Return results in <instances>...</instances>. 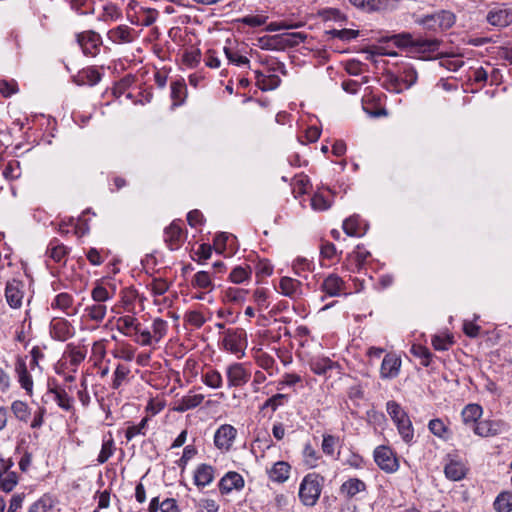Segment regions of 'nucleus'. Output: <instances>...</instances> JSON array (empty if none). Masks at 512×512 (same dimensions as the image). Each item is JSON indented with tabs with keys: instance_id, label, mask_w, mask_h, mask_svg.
<instances>
[{
	"instance_id": "16",
	"label": "nucleus",
	"mask_w": 512,
	"mask_h": 512,
	"mask_svg": "<svg viewBox=\"0 0 512 512\" xmlns=\"http://www.w3.org/2000/svg\"><path fill=\"white\" fill-rule=\"evenodd\" d=\"M366 490V484L358 478L346 480L339 489L340 494L346 499L354 498L358 493Z\"/></svg>"
},
{
	"instance_id": "63",
	"label": "nucleus",
	"mask_w": 512,
	"mask_h": 512,
	"mask_svg": "<svg viewBox=\"0 0 512 512\" xmlns=\"http://www.w3.org/2000/svg\"><path fill=\"white\" fill-rule=\"evenodd\" d=\"M280 78L277 75H269L263 76L262 83L260 84V88L262 90H273L277 88L280 84Z\"/></svg>"
},
{
	"instance_id": "48",
	"label": "nucleus",
	"mask_w": 512,
	"mask_h": 512,
	"mask_svg": "<svg viewBox=\"0 0 512 512\" xmlns=\"http://www.w3.org/2000/svg\"><path fill=\"white\" fill-rule=\"evenodd\" d=\"M452 343V338L449 335H434L432 338V345L438 351L448 350Z\"/></svg>"
},
{
	"instance_id": "42",
	"label": "nucleus",
	"mask_w": 512,
	"mask_h": 512,
	"mask_svg": "<svg viewBox=\"0 0 512 512\" xmlns=\"http://www.w3.org/2000/svg\"><path fill=\"white\" fill-rule=\"evenodd\" d=\"M250 274L251 271L249 267L237 266L231 271L229 278L231 282L235 284H240L243 283L245 280L249 279Z\"/></svg>"
},
{
	"instance_id": "44",
	"label": "nucleus",
	"mask_w": 512,
	"mask_h": 512,
	"mask_svg": "<svg viewBox=\"0 0 512 512\" xmlns=\"http://www.w3.org/2000/svg\"><path fill=\"white\" fill-rule=\"evenodd\" d=\"M121 10L113 3H108L103 7L101 19L105 22L114 21L121 18Z\"/></svg>"
},
{
	"instance_id": "62",
	"label": "nucleus",
	"mask_w": 512,
	"mask_h": 512,
	"mask_svg": "<svg viewBox=\"0 0 512 512\" xmlns=\"http://www.w3.org/2000/svg\"><path fill=\"white\" fill-rule=\"evenodd\" d=\"M201 59V53L198 49L186 51L183 55V62L190 66H196Z\"/></svg>"
},
{
	"instance_id": "2",
	"label": "nucleus",
	"mask_w": 512,
	"mask_h": 512,
	"mask_svg": "<svg viewBox=\"0 0 512 512\" xmlns=\"http://www.w3.org/2000/svg\"><path fill=\"white\" fill-rule=\"evenodd\" d=\"M394 44L401 48H414L415 51L426 53L435 52L440 45L437 39L414 38L410 33H401L393 36Z\"/></svg>"
},
{
	"instance_id": "41",
	"label": "nucleus",
	"mask_w": 512,
	"mask_h": 512,
	"mask_svg": "<svg viewBox=\"0 0 512 512\" xmlns=\"http://www.w3.org/2000/svg\"><path fill=\"white\" fill-rule=\"evenodd\" d=\"M387 412L396 424L400 420L408 417V414L401 408V406L395 401H389L386 404Z\"/></svg>"
},
{
	"instance_id": "30",
	"label": "nucleus",
	"mask_w": 512,
	"mask_h": 512,
	"mask_svg": "<svg viewBox=\"0 0 512 512\" xmlns=\"http://www.w3.org/2000/svg\"><path fill=\"white\" fill-rule=\"evenodd\" d=\"M187 97V86L183 80H177L171 83V98L174 106H180Z\"/></svg>"
},
{
	"instance_id": "8",
	"label": "nucleus",
	"mask_w": 512,
	"mask_h": 512,
	"mask_svg": "<svg viewBox=\"0 0 512 512\" xmlns=\"http://www.w3.org/2000/svg\"><path fill=\"white\" fill-rule=\"evenodd\" d=\"M228 387H239L245 385L250 380V373L241 363H233L226 370Z\"/></svg>"
},
{
	"instance_id": "46",
	"label": "nucleus",
	"mask_w": 512,
	"mask_h": 512,
	"mask_svg": "<svg viewBox=\"0 0 512 512\" xmlns=\"http://www.w3.org/2000/svg\"><path fill=\"white\" fill-rule=\"evenodd\" d=\"M303 458H304L305 464L307 466H309L310 468H314L317 466L319 456L311 444L305 445V447L303 449Z\"/></svg>"
},
{
	"instance_id": "15",
	"label": "nucleus",
	"mask_w": 512,
	"mask_h": 512,
	"mask_svg": "<svg viewBox=\"0 0 512 512\" xmlns=\"http://www.w3.org/2000/svg\"><path fill=\"white\" fill-rule=\"evenodd\" d=\"M109 288L106 287L103 281L96 282L94 288L91 291V298L94 302L106 303L111 300L114 295L116 288L113 284L108 283Z\"/></svg>"
},
{
	"instance_id": "1",
	"label": "nucleus",
	"mask_w": 512,
	"mask_h": 512,
	"mask_svg": "<svg viewBox=\"0 0 512 512\" xmlns=\"http://www.w3.org/2000/svg\"><path fill=\"white\" fill-rule=\"evenodd\" d=\"M324 477L317 473L307 474L299 487V499L305 506L313 507L316 505L321 495Z\"/></svg>"
},
{
	"instance_id": "29",
	"label": "nucleus",
	"mask_w": 512,
	"mask_h": 512,
	"mask_svg": "<svg viewBox=\"0 0 512 512\" xmlns=\"http://www.w3.org/2000/svg\"><path fill=\"white\" fill-rule=\"evenodd\" d=\"M204 400L203 394L186 395L183 396L175 407L177 412H185L190 409L198 407Z\"/></svg>"
},
{
	"instance_id": "11",
	"label": "nucleus",
	"mask_w": 512,
	"mask_h": 512,
	"mask_svg": "<svg viewBox=\"0 0 512 512\" xmlns=\"http://www.w3.org/2000/svg\"><path fill=\"white\" fill-rule=\"evenodd\" d=\"M244 487V479L237 472H228L219 482V489L222 494L232 490H241Z\"/></svg>"
},
{
	"instance_id": "4",
	"label": "nucleus",
	"mask_w": 512,
	"mask_h": 512,
	"mask_svg": "<svg viewBox=\"0 0 512 512\" xmlns=\"http://www.w3.org/2000/svg\"><path fill=\"white\" fill-rule=\"evenodd\" d=\"M236 436L237 430L234 426L230 424H223L214 434V444L219 450L228 452L231 449Z\"/></svg>"
},
{
	"instance_id": "37",
	"label": "nucleus",
	"mask_w": 512,
	"mask_h": 512,
	"mask_svg": "<svg viewBox=\"0 0 512 512\" xmlns=\"http://www.w3.org/2000/svg\"><path fill=\"white\" fill-rule=\"evenodd\" d=\"M11 411L19 421L25 423L28 422L31 415L28 404L20 400H16L11 404Z\"/></svg>"
},
{
	"instance_id": "34",
	"label": "nucleus",
	"mask_w": 512,
	"mask_h": 512,
	"mask_svg": "<svg viewBox=\"0 0 512 512\" xmlns=\"http://www.w3.org/2000/svg\"><path fill=\"white\" fill-rule=\"evenodd\" d=\"M343 230L348 236L361 237L364 231H361V223L358 216H351L343 222Z\"/></svg>"
},
{
	"instance_id": "52",
	"label": "nucleus",
	"mask_w": 512,
	"mask_h": 512,
	"mask_svg": "<svg viewBox=\"0 0 512 512\" xmlns=\"http://www.w3.org/2000/svg\"><path fill=\"white\" fill-rule=\"evenodd\" d=\"M331 202L320 193H315L311 198V207L315 211H325L329 209Z\"/></svg>"
},
{
	"instance_id": "23",
	"label": "nucleus",
	"mask_w": 512,
	"mask_h": 512,
	"mask_svg": "<svg viewBox=\"0 0 512 512\" xmlns=\"http://www.w3.org/2000/svg\"><path fill=\"white\" fill-rule=\"evenodd\" d=\"M467 469L465 465L456 460H451L446 464L444 468V473L446 477L452 481H459L463 479L466 475Z\"/></svg>"
},
{
	"instance_id": "35",
	"label": "nucleus",
	"mask_w": 512,
	"mask_h": 512,
	"mask_svg": "<svg viewBox=\"0 0 512 512\" xmlns=\"http://www.w3.org/2000/svg\"><path fill=\"white\" fill-rule=\"evenodd\" d=\"M202 381L212 389H219L223 386V378L219 371L209 369L202 374Z\"/></svg>"
},
{
	"instance_id": "24",
	"label": "nucleus",
	"mask_w": 512,
	"mask_h": 512,
	"mask_svg": "<svg viewBox=\"0 0 512 512\" xmlns=\"http://www.w3.org/2000/svg\"><path fill=\"white\" fill-rule=\"evenodd\" d=\"M268 473L272 481L283 483L289 478L290 465L284 461L276 462Z\"/></svg>"
},
{
	"instance_id": "13",
	"label": "nucleus",
	"mask_w": 512,
	"mask_h": 512,
	"mask_svg": "<svg viewBox=\"0 0 512 512\" xmlns=\"http://www.w3.org/2000/svg\"><path fill=\"white\" fill-rule=\"evenodd\" d=\"M51 336L58 341H66L73 336L71 324L64 319H55L51 322Z\"/></svg>"
},
{
	"instance_id": "7",
	"label": "nucleus",
	"mask_w": 512,
	"mask_h": 512,
	"mask_svg": "<svg viewBox=\"0 0 512 512\" xmlns=\"http://www.w3.org/2000/svg\"><path fill=\"white\" fill-rule=\"evenodd\" d=\"M101 37L94 31L77 34V43L85 55L95 56L99 49Z\"/></svg>"
},
{
	"instance_id": "27",
	"label": "nucleus",
	"mask_w": 512,
	"mask_h": 512,
	"mask_svg": "<svg viewBox=\"0 0 512 512\" xmlns=\"http://www.w3.org/2000/svg\"><path fill=\"white\" fill-rule=\"evenodd\" d=\"M280 41L282 50L287 47H294L307 39V34L303 32L282 33L277 38Z\"/></svg>"
},
{
	"instance_id": "28",
	"label": "nucleus",
	"mask_w": 512,
	"mask_h": 512,
	"mask_svg": "<svg viewBox=\"0 0 512 512\" xmlns=\"http://www.w3.org/2000/svg\"><path fill=\"white\" fill-rule=\"evenodd\" d=\"M116 328L126 336H130L132 330L139 332V324L137 323V319L130 315L119 317L116 321Z\"/></svg>"
},
{
	"instance_id": "56",
	"label": "nucleus",
	"mask_w": 512,
	"mask_h": 512,
	"mask_svg": "<svg viewBox=\"0 0 512 512\" xmlns=\"http://www.w3.org/2000/svg\"><path fill=\"white\" fill-rule=\"evenodd\" d=\"M224 53L230 63L237 66L249 64V59L245 56L240 55L238 52L233 51L231 48L224 47Z\"/></svg>"
},
{
	"instance_id": "49",
	"label": "nucleus",
	"mask_w": 512,
	"mask_h": 512,
	"mask_svg": "<svg viewBox=\"0 0 512 512\" xmlns=\"http://www.w3.org/2000/svg\"><path fill=\"white\" fill-rule=\"evenodd\" d=\"M114 453V442L113 439L110 438L107 441H104L101 447V451L98 455L97 461L99 464L105 463Z\"/></svg>"
},
{
	"instance_id": "21",
	"label": "nucleus",
	"mask_w": 512,
	"mask_h": 512,
	"mask_svg": "<svg viewBox=\"0 0 512 512\" xmlns=\"http://www.w3.org/2000/svg\"><path fill=\"white\" fill-rule=\"evenodd\" d=\"M214 479V469L207 464H201L197 467L194 474V482L198 487L209 485Z\"/></svg>"
},
{
	"instance_id": "3",
	"label": "nucleus",
	"mask_w": 512,
	"mask_h": 512,
	"mask_svg": "<svg viewBox=\"0 0 512 512\" xmlns=\"http://www.w3.org/2000/svg\"><path fill=\"white\" fill-rule=\"evenodd\" d=\"M223 347L225 350L241 358L247 347L246 332L243 329H228L224 332Z\"/></svg>"
},
{
	"instance_id": "57",
	"label": "nucleus",
	"mask_w": 512,
	"mask_h": 512,
	"mask_svg": "<svg viewBox=\"0 0 512 512\" xmlns=\"http://www.w3.org/2000/svg\"><path fill=\"white\" fill-rule=\"evenodd\" d=\"M334 38H338L340 40L349 41L356 38L359 34V31L352 29H332L328 32Z\"/></svg>"
},
{
	"instance_id": "22",
	"label": "nucleus",
	"mask_w": 512,
	"mask_h": 512,
	"mask_svg": "<svg viewBox=\"0 0 512 512\" xmlns=\"http://www.w3.org/2000/svg\"><path fill=\"white\" fill-rule=\"evenodd\" d=\"M334 363L330 358L323 356H316L309 361L310 369L317 375H325L327 371L334 368Z\"/></svg>"
},
{
	"instance_id": "25",
	"label": "nucleus",
	"mask_w": 512,
	"mask_h": 512,
	"mask_svg": "<svg viewBox=\"0 0 512 512\" xmlns=\"http://www.w3.org/2000/svg\"><path fill=\"white\" fill-rule=\"evenodd\" d=\"M212 278L213 276L210 271H199L193 276L191 284L194 288L211 292L214 289Z\"/></svg>"
},
{
	"instance_id": "61",
	"label": "nucleus",
	"mask_w": 512,
	"mask_h": 512,
	"mask_svg": "<svg viewBox=\"0 0 512 512\" xmlns=\"http://www.w3.org/2000/svg\"><path fill=\"white\" fill-rule=\"evenodd\" d=\"M338 439L333 435H324L322 441V450L325 454L332 456Z\"/></svg>"
},
{
	"instance_id": "32",
	"label": "nucleus",
	"mask_w": 512,
	"mask_h": 512,
	"mask_svg": "<svg viewBox=\"0 0 512 512\" xmlns=\"http://www.w3.org/2000/svg\"><path fill=\"white\" fill-rule=\"evenodd\" d=\"M85 312L90 320L101 322L107 313V306L104 303L94 302L85 308Z\"/></svg>"
},
{
	"instance_id": "43",
	"label": "nucleus",
	"mask_w": 512,
	"mask_h": 512,
	"mask_svg": "<svg viewBox=\"0 0 512 512\" xmlns=\"http://www.w3.org/2000/svg\"><path fill=\"white\" fill-rule=\"evenodd\" d=\"M18 483V476L15 472H7L0 478V488L5 492H10Z\"/></svg>"
},
{
	"instance_id": "53",
	"label": "nucleus",
	"mask_w": 512,
	"mask_h": 512,
	"mask_svg": "<svg viewBox=\"0 0 512 512\" xmlns=\"http://www.w3.org/2000/svg\"><path fill=\"white\" fill-rule=\"evenodd\" d=\"M153 337L156 342H159L167 331V322L161 318L154 319L152 323Z\"/></svg>"
},
{
	"instance_id": "14",
	"label": "nucleus",
	"mask_w": 512,
	"mask_h": 512,
	"mask_svg": "<svg viewBox=\"0 0 512 512\" xmlns=\"http://www.w3.org/2000/svg\"><path fill=\"white\" fill-rule=\"evenodd\" d=\"M344 287V281L336 274L327 276L321 285L322 291L330 297L341 295Z\"/></svg>"
},
{
	"instance_id": "26",
	"label": "nucleus",
	"mask_w": 512,
	"mask_h": 512,
	"mask_svg": "<svg viewBox=\"0 0 512 512\" xmlns=\"http://www.w3.org/2000/svg\"><path fill=\"white\" fill-rule=\"evenodd\" d=\"M101 80V74L94 68H87L78 73L74 77L75 83L78 85H95Z\"/></svg>"
},
{
	"instance_id": "47",
	"label": "nucleus",
	"mask_w": 512,
	"mask_h": 512,
	"mask_svg": "<svg viewBox=\"0 0 512 512\" xmlns=\"http://www.w3.org/2000/svg\"><path fill=\"white\" fill-rule=\"evenodd\" d=\"M269 295L267 290L258 288L253 293V299L259 310H264L269 307Z\"/></svg>"
},
{
	"instance_id": "50",
	"label": "nucleus",
	"mask_w": 512,
	"mask_h": 512,
	"mask_svg": "<svg viewBox=\"0 0 512 512\" xmlns=\"http://www.w3.org/2000/svg\"><path fill=\"white\" fill-rule=\"evenodd\" d=\"M256 362L262 369L272 374V370L275 366V360L271 355L261 352L256 356Z\"/></svg>"
},
{
	"instance_id": "19",
	"label": "nucleus",
	"mask_w": 512,
	"mask_h": 512,
	"mask_svg": "<svg viewBox=\"0 0 512 512\" xmlns=\"http://www.w3.org/2000/svg\"><path fill=\"white\" fill-rule=\"evenodd\" d=\"M281 293L290 298H296L302 294L301 282L291 277H282L279 282Z\"/></svg>"
},
{
	"instance_id": "10",
	"label": "nucleus",
	"mask_w": 512,
	"mask_h": 512,
	"mask_svg": "<svg viewBox=\"0 0 512 512\" xmlns=\"http://www.w3.org/2000/svg\"><path fill=\"white\" fill-rule=\"evenodd\" d=\"M504 428V423L494 420H482L474 425V433L481 437H494L499 435Z\"/></svg>"
},
{
	"instance_id": "60",
	"label": "nucleus",
	"mask_w": 512,
	"mask_h": 512,
	"mask_svg": "<svg viewBox=\"0 0 512 512\" xmlns=\"http://www.w3.org/2000/svg\"><path fill=\"white\" fill-rule=\"evenodd\" d=\"M287 398L285 394H276L265 401L263 408H271L272 411H276L279 406L287 401Z\"/></svg>"
},
{
	"instance_id": "55",
	"label": "nucleus",
	"mask_w": 512,
	"mask_h": 512,
	"mask_svg": "<svg viewBox=\"0 0 512 512\" xmlns=\"http://www.w3.org/2000/svg\"><path fill=\"white\" fill-rule=\"evenodd\" d=\"M73 297L68 293H60L52 302L51 306L53 308H59L61 310H66L72 305Z\"/></svg>"
},
{
	"instance_id": "20",
	"label": "nucleus",
	"mask_w": 512,
	"mask_h": 512,
	"mask_svg": "<svg viewBox=\"0 0 512 512\" xmlns=\"http://www.w3.org/2000/svg\"><path fill=\"white\" fill-rule=\"evenodd\" d=\"M49 394H53L54 400L58 404V406L65 411L73 410V398L68 395L65 389L61 387H52L48 390Z\"/></svg>"
},
{
	"instance_id": "33",
	"label": "nucleus",
	"mask_w": 512,
	"mask_h": 512,
	"mask_svg": "<svg viewBox=\"0 0 512 512\" xmlns=\"http://www.w3.org/2000/svg\"><path fill=\"white\" fill-rule=\"evenodd\" d=\"M494 509L497 512H511L512 511V492H501L493 503Z\"/></svg>"
},
{
	"instance_id": "51",
	"label": "nucleus",
	"mask_w": 512,
	"mask_h": 512,
	"mask_svg": "<svg viewBox=\"0 0 512 512\" xmlns=\"http://www.w3.org/2000/svg\"><path fill=\"white\" fill-rule=\"evenodd\" d=\"M148 418H143L138 425L129 426L125 431V437L128 441L137 435H145L144 429L147 425Z\"/></svg>"
},
{
	"instance_id": "40",
	"label": "nucleus",
	"mask_w": 512,
	"mask_h": 512,
	"mask_svg": "<svg viewBox=\"0 0 512 512\" xmlns=\"http://www.w3.org/2000/svg\"><path fill=\"white\" fill-rule=\"evenodd\" d=\"M428 428L433 435L442 439L448 438V428L441 419L430 420Z\"/></svg>"
},
{
	"instance_id": "64",
	"label": "nucleus",
	"mask_w": 512,
	"mask_h": 512,
	"mask_svg": "<svg viewBox=\"0 0 512 512\" xmlns=\"http://www.w3.org/2000/svg\"><path fill=\"white\" fill-rule=\"evenodd\" d=\"M150 286L151 291L155 296L163 295L169 289V284L160 278L154 279Z\"/></svg>"
},
{
	"instance_id": "17",
	"label": "nucleus",
	"mask_w": 512,
	"mask_h": 512,
	"mask_svg": "<svg viewBox=\"0 0 512 512\" xmlns=\"http://www.w3.org/2000/svg\"><path fill=\"white\" fill-rule=\"evenodd\" d=\"M401 360L392 354H387L381 364L380 374L382 378H394L398 375Z\"/></svg>"
},
{
	"instance_id": "59",
	"label": "nucleus",
	"mask_w": 512,
	"mask_h": 512,
	"mask_svg": "<svg viewBox=\"0 0 512 512\" xmlns=\"http://www.w3.org/2000/svg\"><path fill=\"white\" fill-rule=\"evenodd\" d=\"M400 80L411 87L417 81V72L413 67H405L400 75Z\"/></svg>"
},
{
	"instance_id": "6",
	"label": "nucleus",
	"mask_w": 512,
	"mask_h": 512,
	"mask_svg": "<svg viewBox=\"0 0 512 512\" xmlns=\"http://www.w3.org/2000/svg\"><path fill=\"white\" fill-rule=\"evenodd\" d=\"M488 23L493 26L505 27L512 23V8L501 4L491 9L486 17Z\"/></svg>"
},
{
	"instance_id": "18",
	"label": "nucleus",
	"mask_w": 512,
	"mask_h": 512,
	"mask_svg": "<svg viewBox=\"0 0 512 512\" xmlns=\"http://www.w3.org/2000/svg\"><path fill=\"white\" fill-rule=\"evenodd\" d=\"M133 29L126 25H119L108 31V39L117 44L131 43L133 41Z\"/></svg>"
},
{
	"instance_id": "36",
	"label": "nucleus",
	"mask_w": 512,
	"mask_h": 512,
	"mask_svg": "<svg viewBox=\"0 0 512 512\" xmlns=\"http://www.w3.org/2000/svg\"><path fill=\"white\" fill-rule=\"evenodd\" d=\"M395 425L403 441L406 443L412 442L414 438V429L409 416L400 420V422L396 423Z\"/></svg>"
},
{
	"instance_id": "38",
	"label": "nucleus",
	"mask_w": 512,
	"mask_h": 512,
	"mask_svg": "<svg viewBox=\"0 0 512 512\" xmlns=\"http://www.w3.org/2000/svg\"><path fill=\"white\" fill-rule=\"evenodd\" d=\"M247 290L229 287L224 292V300L233 304H241L245 301Z\"/></svg>"
},
{
	"instance_id": "58",
	"label": "nucleus",
	"mask_w": 512,
	"mask_h": 512,
	"mask_svg": "<svg viewBox=\"0 0 512 512\" xmlns=\"http://www.w3.org/2000/svg\"><path fill=\"white\" fill-rule=\"evenodd\" d=\"M129 372H130V370L128 367L119 364L116 367L115 372H114V379L112 382V387L114 389H118L121 386L123 380H125V378L129 374Z\"/></svg>"
},
{
	"instance_id": "9",
	"label": "nucleus",
	"mask_w": 512,
	"mask_h": 512,
	"mask_svg": "<svg viewBox=\"0 0 512 512\" xmlns=\"http://www.w3.org/2000/svg\"><path fill=\"white\" fill-rule=\"evenodd\" d=\"M24 285L18 280H12L7 282L5 288L6 301L11 308H20L22 305V299L24 296L23 292Z\"/></svg>"
},
{
	"instance_id": "45",
	"label": "nucleus",
	"mask_w": 512,
	"mask_h": 512,
	"mask_svg": "<svg viewBox=\"0 0 512 512\" xmlns=\"http://www.w3.org/2000/svg\"><path fill=\"white\" fill-rule=\"evenodd\" d=\"M411 353L421 359L423 366H428L431 362L432 354L428 348L422 345H413L411 347Z\"/></svg>"
},
{
	"instance_id": "12",
	"label": "nucleus",
	"mask_w": 512,
	"mask_h": 512,
	"mask_svg": "<svg viewBox=\"0 0 512 512\" xmlns=\"http://www.w3.org/2000/svg\"><path fill=\"white\" fill-rule=\"evenodd\" d=\"M165 242L170 250H177L184 241L181 227L172 222L164 231Z\"/></svg>"
},
{
	"instance_id": "39",
	"label": "nucleus",
	"mask_w": 512,
	"mask_h": 512,
	"mask_svg": "<svg viewBox=\"0 0 512 512\" xmlns=\"http://www.w3.org/2000/svg\"><path fill=\"white\" fill-rule=\"evenodd\" d=\"M482 415V408L477 404H468L462 411V418L465 423H477Z\"/></svg>"
},
{
	"instance_id": "31",
	"label": "nucleus",
	"mask_w": 512,
	"mask_h": 512,
	"mask_svg": "<svg viewBox=\"0 0 512 512\" xmlns=\"http://www.w3.org/2000/svg\"><path fill=\"white\" fill-rule=\"evenodd\" d=\"M431 20H435L440 29H448L454 24L455 16L449 11L442 10L438 13L427 15L426 23Z\"/></svg>"
},
{
	"instance_id": "5",
	"label": "nucleus",
	"mask_w": 512,
	"mask_h": 512,
	"mask_svg": "<svg viewBox=\"0 0 512 512\" xmlns=\"http://www.w3.org/2000/svg\"><path fill=\"white\" fill-rule=\"evenodd\" d=\"M374 460L382 470L389 473L395 472L399 467L393 451L386 446H379L375 449Z\"/></svg>"
},
{
	"instance_id": "54",
	"label": "nucleus",
	"mask_w": 512,
	"mask_h": 512,
	"mask_svg": "<svg viewBox=\"0 0 512 512\" xmlns=\"http://www.w3.org/2000/svg\"><path fill=\"white\" fill-rule=\"evenodd\" d=\"M68 357L70 364L78 366L86 357V352L80 348L68 345Z\"/></svg>"
}]
</instances>
